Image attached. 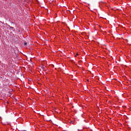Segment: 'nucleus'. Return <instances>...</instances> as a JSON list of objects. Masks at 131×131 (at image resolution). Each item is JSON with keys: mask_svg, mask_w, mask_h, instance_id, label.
Returning <instances> with one entry per match:
<instances>
[{"mask_svg": "<svg viewBox=\"0 0 131 131\" xmlns=\"http://www.w3.org/2000/svg\"><path fill=\"white\" fill-rule=\"evenodd\" d=\"M41 69H42V70H43L45 69V67H42Z\"/></svg>", "mask_w": 131, "mask_h": 131, "instance_id": "obj_2", "label": "nucleus"}, {"mask_svg": "<svg viewBox=\"0 0 131 131\" xmlns=\"http://www.w3.org/2000/svg\"><path fill=\"white\" fill-rule=\"evenodd\" d=\"M10 28H13V27H10Z\"/></svg>", "mask_w": 131, "mask_h": 131, "instance_id": "obj_4", "label": "nucleus"}, {"mask_svg": "<svg viewBox=\"0 0 131 131\" xmlns=\"http://www.w3.org/2000/svg\"><path fill=\"white\" fill-rule=\"evenodd\" d=\"M76 56H78V54H76Z\"/></svg>", "mask_w": 131, "mask_h": 131, "instance_id": "obj_3", "label": "nucleus"}, {"mask_svg": "<svg viewBox=\"0 0 131 131\" xmlns=\"http://www.w3.org/2000/svg\"><path fill=\"white\" fill-rule=\"evenodd\" d=\"M24 46H27V42H26V41H25V42L24 43Z\"/></svg>", "mask_w": 131, "mask_h": 131, "instance_id": "obj_1", "label": "nucleus"}]
</instances>
